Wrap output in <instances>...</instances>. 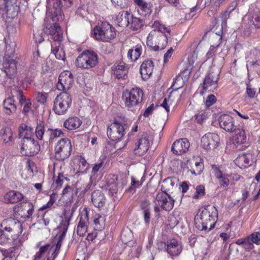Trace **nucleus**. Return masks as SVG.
Masks as SVG:
<instances>
[{
    "mask_svg": "<svg viewBox=\"0 0 260 260\" xmlns=\"http://www.w3.org/2000/svg\"><path fill=\"white\" fill-rule=\"evenodd\" d=\"M165 244L166 251L171 256H178L182 251V243L177 239L170 238L165 243Z\"/></svg>",
    "mask_w": 260,
    "mask_h": 260,
    "instance_id": "nucleus-18",
    "label": "nucleus"
},
{
    "mask_svg": "<svg viewBox=\"0 0 260 260\" xmlns=\"http://www.w3.org/2000/svg\"><path fill=\"white\" fill-rule=\"evenodd\" d=\"M62 195L72 199L73 196V188L69 185H67L62 191Z\"/></svg>",
    "mask_w": 260,
    "mask_h": 260,
    "instance_id": "nucleus-59",
    "label": "nucleus"
},
{
    "mask_svg": "<svg viewBox=\"0 0 260 260\" xmlns=\"http://www.w3.org/2000/svg\"><path fill=\"white\" fill-rule=\"evenodd\" d=\"M22 231L21 222L12 218L4 219L0 224V244L5 243L11 239H17Z\"/></svg>",
    "mask_w": 260,
    "mask_h": 260,
    "instance_id": "nucleus-1",
    "label": "nucleus"
},
{
    "mask_svg": "<svg viewBox=\"0 0 260 260\" xmlns=\"http://www.w3.org/2000/svg\"><path fill=\"white\" fill-rule=\"evenodd\" d=\"M196 119L199 124H202L204 120L207 118L208 113L205 111H201L196 115Z\"/></svg>",
    "mask_w": 260,
    "mask_h": 260,
    "instance_id": "nucleus-56",
    "label": "nucleus"
},
{
    "mask_svg": "<svg viewBox=\"0 0 260 260\" xmlns=\"http://www.w3.org/2000/svg\"><path fill=\"white\" fill-rule=\"evenodd\" d=\"M95 185V184L93 183L92 178L90 177L89 182L87 183L81 192L85 194L87 192L90 191Z\"/></svg>",
    "mask_w": 260,
    "mask_h": 260,
    "instance_id": "nucleus-62",
    "label": "nucleus"
},
{
    "mask_svg": "<svg viewBox=\"0 0 260 260\" xmlns=\"http://www.w3.org/2000/svg\"><path fill=\"white\" fill-rule=\"evenodd\" d=\"M48 93L37 91L35 93L34 96L37 102L44 105L46 104L48 98Z\"/></svg>",
    "mask_w": 260,
    "mask_h": 260,
    "instance_id": "nucleus-46",
    "label": "nucleus"
},
{
    "mask_svg": "<svg viewBox=\"0 0 260 260\" xmlns=\"http://www.w3.org/2000/svg\"><path fill=\"white\" fill-rule=\"evenodd\" d=\"M46 133L50 143H52L58 138L64 136L63 131L59 128H48Z\"/></svg>",
    "mask_w": 260,
    "mask_h": 260,
    "instance_id": "nucleus-40",
    "label": "nucleus"
},
{
    "mask_svg": "<svg viewBox=\"0 0 260 260\" xmlns=\"http://www.w3.org/2000/svg\"><path fill=\"white\" fill-rule=\"evenodd\" d=\"M80 220L77 227V233L80 237L84 236L87 231L89 220V211L87 207L84 208L79 214Z\"/></svg>",
    "mask_w": 260,
    "mask_h": 260,
    "instance_id": "nucleus-19",
    "label": "nucleus"
},
{
    "mask_svg": "<svg viewBox=\"0 0 260 260\" xmlns=\"http://www.w3.org/2000/svg\"><path fill=\"white\" fill-rule=\"evenodd\" d=\"M73 151V146L70 139L61 138L54 146V157L59 161H64L69 158Z\"/></svg>",
    "mask_w": 260,
    "mask_h": 260,
    "instance_id": "nucleus-8",
    "label": "nucleus"
},
{
    "mask_svg": "<svg viewBox=\"0 0 260 260\" xmlns=\"http://www.w3.org/2000/svg\"><path fill=\"white\" fill-rule=\"evenodd\" d=\"M204 169V164L203 162H196L195 165L190 170L191 173L196 175H200Z\"/></svg>",
    "mask_w": 260,
    "mask_h": 260,
    "instance_id": "nucleus-51",
    "label": "nucleus"
},
{
    "mask_svg": "<svg viewBox=\"0 0 260 260\" xmlns=\"http://www.w3.org/2000/svg\"><path fill=\"white\" fill-rule=\"evenodd\" d=\"M249 242H251L257 245L260 244V233L255 232L248 237Z\"/></svg>",
    "mask_w": 260,
    "mask_h": 260,
    "instance_id": "nucleus-52",
    "label": "nucleus"
},
{
    "mask_svg": "<svg viewBox=\"0 0 260 260\" xmlns=\"http://www.w3.org/2000/svg\"><path fill=\"white\" fill-rule=\"evenodd\" d=\"M50 247V245L49 244H47L40 247L39 251L37 252L35 255L34 260H39L42 257L43 255L47 251Z\"/></svg>",
    "mask_w": 260,
    "mask_h": 260,
    "instance_id": "nucleus-53",
    "label": "nucleus"
},
{
    "mask_svg": "<svg viewBox=\"0 0 260 260\" xmlns=\"http://www.w3.org/2000/svg\"><path fill=\"white\" fill-rule=\"evenodd\" d=\"M74 83L73 76L70 71L62 72L58 77V81L56 84V88L63 92L70 89Z\"/></svg>",
    "mask_w": 260,
    "mask_h": 260,
    "instance_id": "nucleus-13",
    "label": "nucleus"
},
{
    "mask_svg": "<svg viewBox=\"0 0 260 260\" xmlns=\"http://www.w3.org/2000/svg\"><path fill=\"white\" fill-rule=\"evenodd\" d=\"M219 74L210 72L205 77L202 86V91L201 93L203 94L210 87H217L218 80L219 79Z\"/></svg>",
    "mask_w": 260,
    "mask_h": 260,
    "instance_id": "nucleus-24",
    "label": "nucleus"
},
{
    "mask_svg": "<svg viewBox=\"0 0 260 260\" xmlns=\"http://www.w3.org/2000/svg\"><path fill=\"white\" fill-rule=\"evenodd\" d=\"M219 136L213 133H208L201 138V146L205 150H209L215 149L219 143Z\"/></svg>",
    "mask_w": 260,
    "mask_h": 260,
    "instance_id": "nucleus-16",
    "label": "nucleus"
},
{
    "mask_svg": "<svg viewBox=\"0 0 260 260\" xmlns=\"http://www.w3.org/2000/svg\"><path fill=\"white\" fill-rule=\"evenodd\" d=\"M0 135L2 136L5 144L12 142L14 140L13 134L10 127H4L0 130Z\"/></svg>",
    "mask_w": 260,
    "mask_h": 260,
    "instance_id": "nucleus-43",
    "label": "nucleus"
},
{
    "mask_svg": "<svg viewBox=\"0 0 260 260\" xmlns=\"http://www.w3.org/2000/svg\"><path fill=\"white\" fill-rule=\"evenodd\" d=\"M60 42H53L51 44V51L56 59L64 60L66 58L65 51L62 48H60Z\"/></svg>",
    "mask_w": 260,
    "mask_h": 260,
    "instance_id": "nucleus-37",
    "label": "nucleus"
},
{
    "mask_svg": "<svg viewBox=\"0 0 260 260\" xmlns=\"http://www.w3.org/2000/svg\"><path fill=\"white\" fill-rule=\"evenodd\" d=\"M205 194V187L203 185H200L197 186L196 192L193 194L192 198L194 199H198L200 197H203Z\"/></svg>",
    "mask_w": 260,
    "mask_h": 260,
    "instance_id": "nucleus-55",
    "label": "nucleus"
},
{
    "mask_svg": "<svg viewBox=\"0 0 260 260\" xmlns=\"http://www.w3.org/2000/svg\"><path fill=\"white\" fill-rule=\"evenodd\" d=\"M23 195L19 191L11 190L4 196V201L6 203L14 204L23 199Z\"/></svg>",
    "mask_w": 260,
    "mask_h": 260,
    "instance_id": "nucleus-31",
    "label": "nucleus"
},
{
    "mask_svg": "<svg viewBox=\"0 0 260 260\" xmlns=\"http://www.w3.org/2000/svg\"><path fill=\"white\" fill-rule=\"evenodd\" d=\"M116 36L115 28L108 22H103L101 25L94 27L92 31L93 37L98 41L109 42Z\"/></svg>",
    "mask_w": 260,
    "mask_h": 260,
    "instance_id": "nucleus-5",
    "label": "nucleus"
},
{
    "mask_svg": "<svg viewBox=\"0 0 260 260\" xmlns=\"http://www.w3.org/2000/svg\"><path fill=\"white\" fill-rule=\"evenodd\" d=\"M108 180L107 181L108 187L112 193H116L118 191V185L119 183L117 182L119 177L115 175H110L109 176Z\"/></svg>",
    "mask_w": 260,
    "mask_h": 260,
    "instance_id": "nucleus-41",
    "label": "nucleus"
},
{
    "mask_svg": "<svg viewBox=\"0 0 260 260\" xmlns=\"http://www.w3.org/2000/svg\"><path fill=\"white\" fill-rule=\"evenodd\" d=\"M200 224L198 228L201 231L209 232L215 228L217 220L218 213L214 206L208 205L205 207L200 213Z\"/></svg>",
    "mask_w": 260,
    "mask_h": 260,
    "instance_id": "nucleus-2",
    "label": "nucleus"
},
{
    "mask_svg": "<svg viewBox=\"0 0 260 260\" xmlns=\"http://www.w3.org/2000/svg\"><path fill=\"white\" fill-rule=\"evenodd\" d=\"M17 107L13 97H9L3 101V112L8 115L16 112Z\"/></svg>",
    "mask_w": 260,
    "mask_h": 260,
    "instance_id": "nucleus-33",
    "label": "nucleus"
},
{
    "mask_svg": "<svg viewBox=\"0 0 260 260\" xmlns=\"http://www.w3.org/2000/svg\"><path fill=\"white\" fill-rule=\"evenodd\" d=\"M113 75L117 79H125L127 78L128 67L124 62H120L112 68Z\"/></svg>",
    "mask_w": 260,
    "mask_h": 260,
    "instance_id": "nucleus-30",
    "label": "nucleus"
},
{
    "mask_svg": "<svg viewBox=\"0 0 260 260\" xmlns=\"http://www.w3.org/2000/svg\"><path fill=\"white\" fill-rule=\"evenodd\" d=\"M70 220V217L67 215H64V219L60 221V224L58 227V229L61 233L58 236L57 240H60V241H63V240L68 230Z\"/></svg>",
    "mask_w": 260,
    "mask_h": 260,
    "instance_id": "nucleus-36",
    "label": "nucleus"
},
{
    "mask_svg": "<svg viewBox=\"0 0 260 260\" xmlns=\"http://www.w3.org/2000/svg\"><path fill=\"white\" fill-rule=\"evenodd\" d=\"M98 62L97 54L91 50L83 51L76 58L75 66L82 69H89L94 67Z\"/></svg>",
    "mask_w": 260,
    "mask_h": 260,
    "instance_id": "nucleus-9",
    "label": "nucleus"
},
{
    "mask_svg": "<svg viewBox=\"0 0 260 260\" xmlns=\"http://www.w3.org/2000/svg\"><path fill=\"white\" fill-rule=\"evenodd\" d=\"M150 26L152 28L151 31H158L162 34H170L171 28L169 26L167 27L160 21L155 20L150 22Z\"/></svg>",
    "mask_w": 260,
    "mask_h": 260,
    "instance_id": "nucleus-38",
    "label": "nucleus"
},
{
    "mask_svg": "<svg viewBox=\"0 0 260 260\" xmlns=\"http://www.w3.org/2000/svg\"><path fill=\"white\" fill-rule=\"evenodd\" d=\"M106 219L99 213H95L93 217V224L94 230L101 231L105 226Z\"/></svg>",
    "mask_w": 260,
    "mask_h": 260,
    "instance_id": "nucleus-39",
    "label": "nucleus"
},
{
    "mask_svg": "<svg viewBox=\"0 0 260 260\" xmlns=\"http://www.w3.org/2000/svg\"><path fill=\"white\" fill-rule=\"evenodd\" d=\"M236 160L238 163L241 164L242 166L244 167L249 166L250 160L247 157V155L245 154L239 156Z\"/></svg>",
    "mask_w": 260,
    "mask_h": 260,
    "instance_id": "nucleus-54",
    "label": "nucleus"
},
{
    "mask_svg": "<svg viewBox=\"0 0 260 260\" xmlns=\"http://www.w3.org/2000/svg\"><path fill=\"white\" fill-rule=\"evenodd\" d=\"M138 13L142 16H149L153 10V4L146 0H133Z\"/></svg>",
    "mask_w": 260,
    "mask_h": 260,
    "instance_id": "nucleus-20",
    "label": "nucleus"
},
{
    "mask_svg": "<svg viewBox=\"0 0 260 260\" xmlns=\"http://www.w3.org/2000/svg\"><path fill=\"white\" fill-rule=\"evenodd\" d=\"M154 64L152 60L147 59L144 61L140 68V72L143 80H146L152 75Z\"/></svg>",
    "mask_w": 260,
    "mask_h": 260,
    "instance_id": "nucleus-29",
    "label": "nucleus"
},
{
    "mask_svg": "<svg viewBox=\"0 0 260 260\" xmlns=\"http://www.w3.org/2000/svg\"><path fill=\"white\" fill-rule=\"evenodd\" d=\"M16 215L24 219L30 218L34 211V206L30 202L21 203L14 207Z\"/></svg>",
    "mask_w": 260,
    "mask_h": 260,
    "instance_id": "nucleus-15",
    "label": "nucleus"
},
{
    "mask_svg": "<svg viewBox=\"0 0 260 260\" xmlns=\"http://www.w3.org/2000/svg\"><path fill=\"white\" fill-rule=\"evenodd\" d=\"M15 55V49L12 47L9 44H6V51L4 56H8L10 57H14Z\"/></svg>",
    "mask_w": 260,
    "mask_h": 260,
    "instance_id": "nucleus-61",
    "label": "nucleus"
},
{
    "mask_svg": "<svg viewBox=\"0 0 260 260\" xmlns=\"http://www.w3.org/2000/svg\"><path fill=\"white\" fill-rule=\"evenodd\" d=\"M45 127L43 124H38L35 129V133L37 138L39 140H43L45 134Z\"/></svg>",
    "mask_w": 260,
    "mask_h": 260,
    "instance_id": "nucleus-50",
    "label": "nucleus"
},
{
    "mask_svg": "<svg viewBox=\"0 0 260 260\" xmlns=\"http://www.w3.org/2000/svg\"><path fill=\"white\" fill-rule=\"evenodd\" d=\"M25 75L26 78H27V81L30 83L32 81V79L36 75V67L34 64L31 65L25 71Z\"/></svg>",
    "mask_w": 260,
    "mask_h": 260,
    "instance_id": "nucleus-49",
    "label": "nucleus"
},
{
    "mask_svg": "<svg viewBox=\"0 0 260 260\" xmlns=\"http://www.w3.org/2000/svg\"><path fill=\"white\" fill-rule=\"evenodd\" d=\"M168 184H170L171 187L173 186L170 178H166L163 181L161 186L162 192L157 193L154 203L155 205H158L164 210L169 211L173 209L175 201L168 193L170 190L167 187Z\"/></svg>",
    "mask_w": 260,
    "mask_h": 260,
    "instance_id": "nucleus-3",
    "label": "nucleus"
},
{
    "mask_svg": "<svg viewBox=\"0 0 260 260\" xmlns=\"http://www.w3.org/2000/svg\"><path fill=\"white\" fill-rule=\"evenodd\" d=\"M33 134V128L26 125V124H22L19 127V136L20 138H32L31 137Z\"/></svg>",
    "mask_w": 260,
    "mask_h": 260,
    "instance_id": "nucleus-42",
    "label": "nucleus"
},
{
    "mask_svg": "<svg viewBox=\"0 0 260 260\" xmlns=\"http://www.w3.org/2000/svg\"><path fill=\"white\" fill-rule=\"evenodd\" d=\"M73 164V169L76 174H85L89 169V164L82 155L76 156Z\"/></svg>",
    "mask_w": 260,
    "mask_h": 260,
    "instance_id": "nucleus-25",
    "label": "nucleus"
},
{
    "mask_svg": "<svg viewBox=\"0 0 260 260\" xmlns=\"http://www.w3.org/2000/svg\"><path fill=\"white\" fill-rule=\"evenodd\" d=\"M250 21L256 28H260V10L254 11L250 19Z\"/></svg>",
    "mask_w": 260,
    "mask_h": 260,
    "instance_id": "nucleus-48",
    "label": "nucleus"
},
{
    "mask_svg": "<svg viewBox=\"0 0 260 260\" xmlns=\"http://www.w3.org/2000/svg\"><path fill=\"white\" fill-rule=\"evenodd\" d=\"M111 2L115 7L120 9H123L128 6V0H111Z\"/></svg>",
    "mask_w": 260,
    "mask_h": 260,
    "instance_id": "nucleus-57",
    "label": "nucleus"
},
{
    "mask_svg": "<svg viewBox=\"0 0 260 260\" xmlns=\"http://www.w3.org/2000/svg\"><path fill=\"white\" fill-rule=\"evenodd\" d=\"M40 151V145L37 140L33 138L22 139L20 148L21 153L27 156L36 155Z\"/></svg>",
    "mask_w": 260,
    "mask_h": 260,
    "instance_id": "nucleus-12",
    "label": "nucleus"
},
{
    "mask_svg": "<svg viewBox=\"0 0 260 260\" xmlns=\"http://www.w3.org/2000/svg\"><path fill=\"white\" fill-rule=\"evenodd\" d=\"M130 17L129 24L131 25V28L133 30H137L143 26V21L140 18L134 17L132 14H131Z\"/></svg>",
    "mask_w": 260,
    "mask_h": 260,
    "instance_id": "nucleus-45",
    "label": "nucleus"
},
{
    "mask_svg": "<svg viewBox=\"0 0 260 260\" xmlns=\"http://www.w3.org/2000/svg\"><path fill=\"white\" fill-rule=\"evenodd\" d=\"M143 184V181H139L137 180L136 178L134 176L131 177V186L127 189L126 191L128 192H132L136 190V188L141 186Z\"/></svg>",
    "mask_w": 260,
    "mask_h": 260,
    "instance_id": "nucleus-47",
    "label": "nucleus"
},
{
    "mask_svg": "<svg viewBox=\"0 0 260 260\" xmlns=\"http://www.w3.org/2000/svg\"><path fill=\"white\" fill-rule=\"evenodd\" d=\"M190 147V143L186 138L176 140L173 144L171 150L177 155L183 154L187 152Z\"/></svg>",
    "mask_w": 260,
    "mask_h": 260,
    "instance_id": "nucleus-21",
    "label": "nucleus"
},
{
    "mask_svg": "<svg viewBox=\"0 0 260 260\" xmlns=\"http://www.w3.org/2000/svg\"><path fill=\"white\" fill-rule=\"evenodd\" d=\"M72 102V97L69 93L66 91L61 92L56 96L52 110L56 114L63 115L71 107Z\"/></svg>",
    "mask_w": 260,
    "mask_h": 260,
    "instance_id": "nucleus-10",
    "label": "nucleus"
},
{
    "mask_svg": "<svg viewBox=\"0 0 260 260\" xmlns=\"http://www.w3.org/2000/svg\"><path fill=\"white\" fill-rule=\"evenodd\" d=\"M218 45L216 46H211L208 52L206 54V57L207 59H209L210 58L213 57L215 55V53L217 51V47Z\"/></svg>",
    "mask_w": 260,
    "mask_h": 260,
    "instance_id": "nucleus-63",
    "label": "nucleus"
},
{
    "mask_svg": "<svg viewBox=\"0 0 260 260\" xmlns=\"http://www.w3.org/2000/svg\"><path fill=\"white\" fill-rule=\"evenodd\" d=\"M62 3L60 0H54L52 7H47V15L53 22H58L62 19Z\"/></svg>",
    "mask_w": 260,
    "mask_h": 260,
    "instance_id": "nucleus-17",
    "label": "nucleus"
},
{
    "mask_svg": "<svg viewBox=\"0 0 260 260\" xmlns=\"http://www.w3.org/2000/svg\"><path fill=\"white\" fill-rule=\"evenodd\" d=\"M217 101L216 96L213 94L209 95L205 101V106L207 108L210 107L216 103Z\"/></svg>",
    "mask_w": 260,
    "mask_h": 260,
    "instance_id": "nucleus-58",
    "label": "nucleus"
},
{
    "mask_svg": "<svg viewBox=\"0 0 260 260\" xmlns=\"http://www.w3.org/2000/svg\"><path fill=\"white\" fill-rule=\"evenodd\" d=\"M91 202L99 211L104 209L106 199L104 193L100 190H94L91 193Z\"/></svg>",
    "mask_w": 260,
    "mask_h": 260,
    "instance_id": "nucleus-27",
    "label": "nucleus"
},
{
    "mask_svg": "<svg viewBox=\"0 0 260 260\" xmlns=\"http://www.w3.org/2000/svg\"><path fill=\"white\" fill-rule=\"evenodd\" d=\"M247 139L246 133L243 129H238L236 132V134L234 137V144L235 145H241L244 144Z\"/></svg>",
    "mask_w": 260,
    "mask_h": 260,
    "instance_id": "nucleus-44",
    "label": "nucleus"
},
{
    "mask_svg": "<svg viewBox=\"0 0 260 260\" xmlns=\"http://www.w3.org/2000/svg\"><path fill=\"white\" fill-rule=\"evenodd\" d=\"M131 13L122 11L116 17V21L120 27L127 26L130 24Z\"/></svg>",
    "mask_w": 260,
    "mask_h": 260,
    "instance_id": "nucleus-35",
    "label": "nucleus"
},
{
    "mask_svg": "<svg viewBox=\"0 0 260 260\" xmlns=\"http://www.w3.org/2000/svg\"><path fill=\"white\" fill-rule=\"evenodd\" d=\"M52 22V23H50L46 25L44 32L51 37L54 42H60L63 38L62 30L57 22Z\"/></svg>",
    "mask_w": 260,
    "mask_h": 260,
    "instance_id": "nucleus-14",
    "label": "nucleus"
},
{
    "mask_svg": "<svg viewBox=\"0 0 260 260\" xmlns=\"http://www.w3.org/2000/svg\"><path fill=\"white\" fill-rule=\"evenodd\" d=\"M18 9L17 0H0V10L8 15H11L12 17L15 15Z\"/></svg>",
    "mask_w": 260,
    "mask_h": 260,
    "instance_id": "nucleus-23",
    "label": "nucleus"
},
{
    "mask_svg": "<svg viewBox=\"0 0 260 260\" xmlns=\"http://www.w3.org/2000/svg\"><path fill=\"white\" fill-rule=\"evenodd\" d=\"M67 178L65 177L62 173H59L57 178L54 180V183L56 187H61L63 183V181Z\"/></svg>",
    "mask_w": 260,
    "mask_h": 260,
    "instance_id": "nucleus-60",
    "label": "nucleus"
},
{
    "mask_svg": "<svg viewBox=\"0 0 260 260\" xmlns=\"http://www.w3.org/2000/svg\"><path fill=\"white\" fill-rule=\"evenodd\" d=\"M211 168L213 170V173L222 188L227 187L229 185H235L236 182L242 178V176L237 173H224L220 168L216 165H212Z\"/></svg>",
    "mask_w": 260,
    "mask_h": 260,
    "instance_id": "nucleus-6",
    "label": "nucleus"
},
{
    "mask_svg": "<svg viewBox=\"0 0 260 260\" xmlns=\"http://www.w3.org/2000/svg\"><path fill=\"white\" fill-rule=\"evenodd\" d=\"M82 123V121L79 117L72 116L64 121L63 126L67 129L72 131L79 128Z\"/></svg>",
    "mask_w": 260,
    "mask_h": 260,
    "instance_id": "nucleus-34",
    "label": "nucleus"
},
{
    "mask_svg": "<svg viewBox=\"0 0 260 260\" xmlns=\"http://www.w3.org/2000/svg\"><path fill=\"white\" fill-rule=\"evenodd\" d=\"M168 38V35L167 34L151 31L147 37V46L154 51L163 50L167 45Z\"/></svg>",
    "mask_w": 260,
    "mask_h": 260,
    "instance_id": "nucleus-7",
    "label": "nucleus"
},
{
    "mask_svg": "<svg viewBox=\"0 0 260 260\" xmlns=\"http://www.w3.org/2000/svg\"><path fill=\"white\" fill-rule=\"evenodd\" d=\"M149 147V141L146 137L139 138L135 143L134 151L136 155H144L148 151Z\"/></svg>",
    "mask_w": 260,
    "mask_h": 260,
    "instance_id": "nucleus-28",
    "label": "nucleus"
},
{
    "mask_svg": "<svg viewBox=\"0 0 260 260\" xmlns=\"http://www.w3.org/2000/svg\"><path fill=\"white\" fill-rule=\"evenodd\" d=\"M150 202L147 199H145L141 202L140 208L143 211L150 210Z\"/></svg>",
    "mask_w": 260,
    "mask_h": 260,
    "instance_id": "nucleus-64",
    "label": "nucleus"
},
{
    "mask_svg": "<svg viewBox=\"0 0 260 260\" xmlns=\"http://www.w3.org/2000/svg\"><path fill=\"white\" fill-rule=\"evenodd\" d=\"M220 127L228 132H234L237 126L234 117L228 114H222L218 118Z\"/></svg>",
    "mask_w": 260,
    "mask_h": 260,
    "instance_id": "nucleus-22",
    "label": "nucleus"
},
{
    "mask_svg": "<svg viewBox=\"0 0 260 260\" xmlns=\"http://www.w3.org/2000/svg\"><path fill=\"white\" fill-rule=\"evenodd\" d=\"M144 93L142 89L136 87L123 92L122 99L128 110L134 111L141 107Z\"/></svg>",
    "mask_w": 260,
    "mask_h": 260,
    "instance_id": "nucleus-4",
    "label": "nucleus"
},
{
    "mask_svg": "<svg viewBox=\"0 0 260 260\" xmlns=\"http://www.w3.org/2000/svg\"><path fill=\"white\" fill-rule=\"evenodd\" d=\"M143 52V46L141 44H137L133 48L128 50L127 53V58L132 62L136 61L141 56Z\"/></svg>",
    "mask_w": 260,
    "mask_h": 260,
    "instance_id": "nucleus-32",
    "label": "nucleus"
},
{
    "mask_svg": "<svg viewBox=\"0 0 260 260\" xmlns=\"http://www.w3.org/2000/svg\"><path fill=\"white\" fill-rule=\"evenodd\" d=\"M4 72L7 76H13L17 73V62L14 57L4 56L3 62Z\"/></svg>",
    "mask_w": 260,
    "mask_h": 260,
    "instance_id": "nucleus-26",
    "label": "nucleus"
},
{
    "mask_svg": "<svg viewBox=\"0 0 260 260\" xmlns=\"http://www.w3.org/2000/svg\"><path fill=\"white\" fill-rule=\"evenodd\" d=\"M125 124L115 119L112 123L109 124L107 129V134L111 141H119L125 134Z\"/></svg>",
    "mask_w": 260,
    "mask_h": 260,
    "instance_id": "nucleus-11",
    "label": "nucleus"
}]
</instances>
